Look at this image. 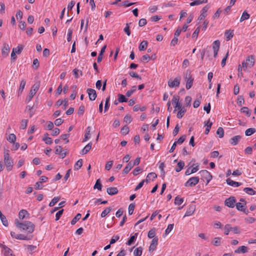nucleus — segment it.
<instances>
[{"instance_id": "1", "label": "nucleus", "mask_w": 256, "mask_h": 256, "mask_svg": "<svg viewBox=\"0 0 256 256\" xmlns=\"http://www.w3.org/2000/svg\"><path fill=\"white\" fill-rule=\"evenodd\" d=\"M16 226L21 230H26L28 233H32L34 230V224L30 221H26L24 222H20L18 220H15Z\"/></svg>"}, {"instance_id": "2", "label": "nucleus", "mask_w": 256, "mask_h": 256, "mask_svg": "<svg viewBox=\"0 0 256 256\" xmlns=\"http://www.w3.org/2000/svg\"><path fill=\"white\" fill-rule=\"evenodd\" d=\"M4 162L8 171H10L14 166L12 158L10 156L8 150L4 152Z\"/></svg>"}, {"instance_id": "3", "label": "nucleus", "mask_w": 256, "mask_h": 256, "mask_svg": "<svg viewBox=\"0 0 256 256\" xmlns=\"http://www.w3.org/2000/svg\"><path fill=\"white\" fill-rule=\"evenodd\" d=\"M254 57L252 55H250L248 56L246 60H244L242 63V66L244 68V70H245L248 68H252L254 64Z\"/></svg>"}, {"instance_id": "4", "label": "nucleus", "mask_w": 256, "mask_h": 256, "mask_svg": "<svg viewBox=\"0 0 256 256\" xmlns=\"http://www.w3.org/2000/svg\"><path fill=\"white\" fill-rule=\"evenodd\" d=\"M184 78L186 81V87L187 90L190 89L193 84L194 78L190 74V72L187 70L184 76Z\"/></svg>"}, {"instance_id": "5", "label": "nucleus", "mask_w": 256, "mask_h": 256, "mask_svg": "<svg viewBox=\"0 0 256 256\" xmlns=\"http://www.w3.org/2000/svg\"><path fill=\"white\" fill-rule=\"evenodd\" d=\"M224 234L226 235H228L230 231L236 234L240 233V228L238 226L232 227L230 224H226L224 227Z\"/></svg>"}, {"instance_id": "6", "label": "nucleus", "mask_w": 256, "mask_h": 256, "mask_svg": "<svg viewBox=\"0 0 256 256\" xmlns=\"http://www.w3.org/2000/svg\"><path fill=\"white\" fill-rule=\"evenodd\" d=\"M39 88H40L39 84H35L32 86V88L30 90V94L26 99V102H28L31 100L32 97L34 96V95L36 94V92L39 89Z\"/></svg>"}, {"instance_id": "7", "label": "nucleus", "mask_w": 256, "mask_h": 256, "mask_svg": "<svg viewBox=\"0 0 256 256\" xmlns=\"http://www.w3.org/2000/svg\"><path fill=\"white\" fill-rule=\"evenodd\" d=\"M199 174L202 177V179L203 180H204L206 181V184H208V182L212 179V176L210 173L206 170H202L199 172Z\"/></svg>"}, {"instance_id": "8", "label": "nucleus", "mask_w": 256, "mask_h": 256, "mask_svg": "<svg viewBox=\"0 0 256 256\" xmlns=\"http://www.w3.org/2000/svg\"><path fill=\"white\" fill-rule=\"evenodd\" d=\"M200 178L198 176L192 177L184 184L185 186L192 187L196 186L199 182Z\"/></svg>"}, {"instance_id": "9", "label": "nucleus", "mask_w": 256, "mask_h": 256, "mask_svg": "<svg viewBox=\"0 0 256 256\" xmlns=\"http://www.w3.org/2000/svg\"><path fill=\"white\" fill-rule=\"evenodd\" d=\"M180 77H176L174 80L170 79L168 82V84L170 88L178 87L180 86Z\"/></svg>"}, {"instance_id": "10", "label": "nucleus", "mask_w": 256, "mask_h": 256, "mask_svg": "<svg viewBox=\"0 0 256 256\" xmlns=\"http://www.w3.org/2000/svg\"><path fill=\"white\" fill-rule=\"evenodd\" d=\"M236 202V199L234 196H230L228 198H226L224 201V204L226 206L233 208L236 206L235 203Z\"/></svg>"}, {"instance_id": "11", "label": "nucleus", "mask_w": 256, "mask_h": 256, "mask_svg": "<svg viewBox=\"0 0 256 256\" xmlns=\"http://www.w3.org/2000/svg\"><path fill=\"white\" fill-rule=\"evenodd\" d=\"M220 46V42L218 40H215L212 44V50L214 51V56L216 57Z\"/></svg>"}, {"instance_id": "12", "label": "nucleus", "mask_w": 256, "mask_h": 256, "mask_svg": "<svg viewBox=\"0 0 256 256\" xmlns=\"http://www.w3.org/2000/svg\"><path fill=\"white\" fill-rule=\"evenodd\" d=\"M87 92L90 100L92 101L96 100L97 95L96 91L94 89L90 88H88Z\"/></svg>"}, {"instance_id": "13", "label": "nucleus", "mask_w": 256, "mask_h": 256, "mask_svg": "<svg viewBox=\"0 0 256 256\" xmlns=\"http://www.w3.org/2000/svg\"><path fill=\"white\" fill-rule=\"evenodd\" d=\"M195 210L196 206L194 204L190 205L184 217L189 216L192 215L194 212Z\"/></svg>"}, {"instance_id": "14", "label": "nucleus", "mask_w": 256, "mask_h": 256, "mask_svg": "<svg viewBox=\"0 0 256 256\" xmlns=\"http://www.w3.org/2000/svg\"><path fill=\"white\" fill-rule=\"evenodd\" d=\"M2 248L4 256H15L12 253V250L6 246L2 245Z\"/></svg>"}, {"instance_id": "15", "label": "nucleus", "mask_w": 256, "mask_h": 256, "mask_svg": "<svg viewBox=\"0 0 256 256\" xmlns=\"http://www.w3.org/2000/svg\"><path fill=\"white\" fill-rule=\"evenodd\" d=\"M210 6L208 5H206L204 6L202 9L201 10V14L198 17V19L200 20H202L204 19L207 16V12L209 9Z\"/></svg>"}, {"instance_id": "16", "label": "nucleus", "mask_w": 256, "mask_h": 256, "mask_svg": "<svg viewBox=\"0 0 256 256\" xmlns=\"http://www.w3.org/2000/svg\"><path fill=\"white\" fill-rule=\"evenodd\" d=\"M158 238H154L152 240L151 244L149 247V251L150 252H152L156 249V246L158 245Z\"/></svg>"}, {"instance_id": "17", "label": "nucleus", "mask_w": 256, "mask_h": 256, "mask_svg": "<svg viewBox=\"0 0 256 256\" xmlns=\"http://www.w3.org/2000/svg\"><path fill=\"white\" fill-rule=\"evenodd\" d=\"M241 136H233L230 140V143L232 146L236 145L240 140L241 139Z\"/></svg>"}, {"instance_id": "18", "label": "nucleus", "mask_w": 256, "mask_h": 256, "mask_svg": "<svg viewBox=\"0 0 256 256\" xmlns=\"http://www.w3.org/2000/svg\"><path fill=\"white\" fill-rule=\"evenodd\" d=\"M226 184L233 187H238L242 185L241 182H236L232 180L230 178H228L226 180Z\"/></svg>"}, {"instance_id": "19", "label": "nucleus", "mask_w": 256, "mask_h": 256, "mask_svg": "<svg viewBox=\"0 0 256 256\" xmlns=\"http://www.w3.org/2000/svg\"><path fill=\"white\" fill-rule=\"evenodd\" d=\"M10 52V48L8 45L4 44L2 49V54L4 57H6L8 55Z\"/></svg>"}, {"instance_id": "20", "label": "nucleus", "mask_w": 256, "mask_h": 256, "mask_svg": "<svg viewBox=\"0 0 256 256\" xmlns=\"http://www.w3.org/2000/svg\"><path fill=\"white\" fill-rule=\"evenodd\" d=\"M234 35V30H226L224 32V36H226V41L230 40Z\"/></svg>"}, {"instance_id": "21", "label": "nucleus", "mask_w": 256, "mask_h": 256, "mask_svg": "<svg viewBox=\"0 0 256 256\" xmlns=\"http://www.w3.org/2000/svg\"><path fill=\"white\" fill-rule=\"evenodd\" d=\"M107 192L109 195L113 196L118 193V190L116 187H110L107 188Z\"/></svg>"}, {"instance_id": "22", "label": "nucleus", "mask_w": 256, "mask_h": 256, "mask_svg": "<svg viewBox=\"0 0 256 256\" xmlns=\"http://www.w3.org/2000/svg\"><path fill=\"white\" fill-rule=\"evenodd\" d=\"M92 146V142H90L88 144H86L84 148L81 150L80 154H87L91 149Z\"/></svg>"}, {"instance_id": "23", "label": "nucleus", "mask_w": 256, "mask_h": 256, "mask_svg": "<svg viewBox=\"0 0 256 256\" xmlns=\"http://www.w3.org/2000/svg\"><path fill=\"white\" fill-rule=\"evenodd\" d=\"M134 166L132 164V162H130L123 170L122 174H126Z\"/></svg>"}, {"instance_id": "24", "label": "nucleus", "mask_w": 256, "mask_h": 256, "mask_svg": "<svg viewBox=\"0 0 256 256\" xmlns=\"http://www.w3.org/2000/svg\"><path fill=\"white\" fill-rule=\"evenodd\" d=\"M248 250V248L246 246H241L238 247L236 250H234L235 253L238 254H244Z\"/></svg>"}, {"instance_id": "25", "label": "nucleus", "mask_w": 256, "mask_h": 256, "mask_svg": "<svg viewBox=\"0 0 256 256\" xmlns=\"http://www.w3.org/2000/svg\"><path fill=\"white\" fill-rule=\"evenodd\" d=\"M208 2V0H194L190 4V5L192 6H198L202 4H206Z\"/></svg>"}, {"instance_id": "26", "label": "nucleus", "mask_w": 256, "mask_h": 256, "mask_svg": "<svg viewBox=\"0 0 256 256\" xmlns=\"http://www.w3.org/2000/svg\"><path fill=\"white\" fill-rule=\"evenodd\" d=\"M151 176H152V180H154L156 178H157V174L156 173L153 172H150L148 174L146 179L144 180V182L148 183L149 180H151Z\"/></svg>"}, {"instance_id": "27", "label": "nucleus", "mask_w": 256, "mask_h": 256, "mask_svg": "<svg viewBox=\"0 0 256 256\" xmlns=\"http://www.w3.org/2000/svg\"><path fill=\"white\" fill-rule=\"evenodd\" d=\"M90 130H91V127L88 126L86 129V132L84 134V140H82V142H84L86 140H88V139L90 138Z\"/></svg>"}, {"instance_id": "28", "label": "nucleus", "mask_w": 256, "mask_h": 256, "mask_svg": "<svg viewBox=\"0 0 256 256\" xmlns=\"http://www.w3.org/2000/svg\"><path fill=\"white\" fill-rule=\"evenodd\" d=\"M29 216V214L28 211L26 210H22L18 213V217L20 220H23L26 216Z\"/></svg>"}, {"instance_id": "29", "label": "nucleus", "mask_w": 256, "mask_h": 256, "mask_svg": "<svg viewBox=\"0 0 256 256\" xmlns=\"http://www.w3.org/2000/svg\"><path fill=\"white\" fill-rule=\"evenodd\" d=\"M48 134L46 133L44 134V136L42 140L48 144H50L52 142V140L51 138L48 136Z\"/></svg>"}, {"instance_id": "30", "label": "nucleus", "mask_w": 256, "mask_h": 256, "mask_svg": "<svg viewBox=\"0 0 256 256\" xmlns=\"http://www.w3.org/2000/svg\"><path fill=\"white\" fill-rule=\"evenodd\" d=\"M148 44V42L146 40H143L140 44L138 48L140 51H142L146 48Z\"/></svg>"}, {"instance_id": "31", "label": "nucleus", "mask_w": 256, "mask_h": 256, "mask_svg": "<svg viewBox=\"0 0 256 256\" xmlns=\"http://www.w3.org/2000/svg\"><path fill=\"white\" fill-rule=\"evenodd\" d=\"M138 236V233H136L134 235L130 236V239L128 240L126 244L130 246L136 239Z\"/></svg>"}, {"instance_id": "32", "label": "nucleus", "mask_w": 256, "mask_h": 256, "mask_svg": "<svg viewBox=\"0 0 256 256\" xmlns=\"http://www.w3.org/2000/svg\"><path fill=\"white\" fill-rule=\"evenodd\" d=\"M184 162L183 161H180L178 164L177 166L175 169V170L176 172H180L184 167Z\"/></svg>"}, {"instance_id": "33", "label": "nucleus", "mask_w": 256, "mask_h": 256, "mask_svg": "<svg viewBox=\"0 0 256 256\" xmlns=\"http://www.w3.org/2000/svg\"><path fill=\"white\" fill-rule=\"evenodd\" d=\"M142 248L141 246L136 248L134 252V256H141L142 252Z\"/></svg>"}, {"instance_id": "34", "label": "nucleus", "mask_w": 256, "mask_h": 256, "mask_svg": "<svg viewBox=\"0 0 256 256\" xmlns=\"http://www.w3.org/2000/svg\"><path fill=\"white\" fill-rule=\"evenodd\" d=\"M256 132V129L254 128H249L245 131V134L246 136H250Z\"/></svg>"}, {"instance_id": "35", "label": "nucleus", "mask_w": 256, "mask_h": 256, "mask_svg": "<svg viewBox=\"0 0 256 256\" xmlns=\"http://www.w3.org/2000/svg\"><path fill=\"white\" fill-rule=\"evenodd\" d=\"M26 82L25 80H22L20 84V88L18 90V94L20 95L23 92V90L24 88V86H26Z\"/></svg>"}, {"instance_id": "36", "label": "nucleus", "mask_w": 256, "mask_h": 256, "mask_svg": "<svg viewBox=\"0 0 256 256\" xmlns=\"http://www.w3.org/2000/svg\"><path fill=\"white\" fill-rule=\"evenodd\" d=\"M243 190L249 195H254L256 194V191L250 188H245Z\"/></svg>"}, {"instance_id": "37", "label": "nucleus", "mask_w": 256, "mask_h": 256, "mask_svg": "<svg viewBox=\"0 0 256 256\" xmlns=\"http://www.w3.org/2000/svg\"><path fill=\"white\" fill-rule=\"evenodd\" d=\"M186 112V108L184 107H183L182 108L178 110V112L177 114V118H181L184 116Z\"/></svg>"}, {"instance_id": "38", "label": "nucleus", "mask_w": 256, "mask_h": 256, "mask_svg": "<svg viewBox=\"0 0 256 256\" xmlns=\"http://www.w3.org/2000/svg\"><path fill=\"white\" fill-rule=\"evenodd\" d=\"M82 166V159L78 160L74 164V170H78Z\"/></svg>"}, {"instance_id": "39", "label": "nucleus", "mask_w": 256, "mask_h": 256, "mask_svg": "<svg viewBox=\"0 0 256 256\" xmlns=\"http://www.w3.org/2000/svg\"><path fill=\"white\" fill-rule=\"evenodd\" d=\"M136 86H132L130 90L127 91L126 94V96L127 97H130L132 96V94L136 91Z\"/></svg>"}, {"instance_id": "40", "label": "nucleus", "mask_w": 256, "mask_h": 256, "mask_svg": "<svg viewBox=\"0 0 256 256\" xmlns=\"http://www.w3.org/2000/svg\"><path fill=\"white\" fill-rule=\"evenodd\" d=\"M246 205V202L245 203H242V202H237L236 204V209L239 210L241 211L242 210L245 208V206Z\"/></svg>"}, {"instance_id": "41", "label": "nucleus", "mask_w": 256, "mask_h": 256, "mask_svg": "<svg viewBox=\"0 0 256 256\" xmlns=\"http://www.w3.org/2000/svg\"><path fill=\"white\" fill-rule=\"evenodd\" d=\"M118 102H128V100L126 98V96L122 94H118Z\"/></svg>"}, {"instance_id": "42", "label": "nucleus", "mask_w": 256, "mask_h": 256, "mask_svg": "<svg viewBox=\"0 0 256 256\" xmlns=\"http://www.w3.org/2000/svg\"><path fill=\"white\" fill-rule=\"evenodd\" d=\"M250 14L246 12H244L240 18V22H242L244 20H248L250 18Z\"/></svg>"}, {"instance_id": "43", "label": "nucleus", "mask_w": 256, "mask_h": 256, "mask_svg": "<svg viewBox=\"0 0 256 256\" xmlns=\"http://www.w3.org/2000/svg\"><path fill=\"white\" fill-rule=\"evenodd\" d=\"M7 140L11 143H14L16 140V136L14 134H11L8 136V137L7 138Z\"/></svg>"}, {"instance_id": "44", "label": "nucleus", "mask_w": 256, "mask_h": 256, "mask_svg": "<svg viewBox=\"0 0 256 256\" xmlns=\"http://www.w3.org/2000/svg\"><path fill=\"white\" fill-rule=\"evenodd\" d=\"M184 198L177 196L174 199V204L176 205L180 206L184 202Z\"/></svg>"}, {"instance_id": "45", "label": "nucleus", "mask_w": 256, "mask_h": 256, "mask_svg": "<svg viewBox=\"0 0 256 256\" xmlns=\"http://www.w3.org/2000/svg\"><path fill=\"white\" fill-rule=\"evenodd\" d=\"M156 234L155 228H152L148 234V236L150 238H154Z\"/></svg>"}, {"instance_id": "46", "label": "nucleus", "mask_w": 256, "mask_h": 256, "mask_svg": "<svg viewBox=\"0 0 256 256\" xmlns=\"http://www.w3.org/2000/svg\"><path fill=\"white\" fill-rule=\"evenodd\" d=\"M112 210V208L110 207L106 208L105 210H104L102 214H101V217L104 218Z\"/></svg>"}, {"instance_id": "47", "label": "nucleus", "mask_w": 256, "mask_h": 256, "mask_svg": "<svg viewBox=\"0 0 256 256\" xmlns=\"http://www.w3.org/2000/svg\"><path fill=\"white\" fill-rule=\"evenodd\" d=\"M81 216V214H78L72 220L71 224L74 225L80 218Z\"/></svg>"}, {"instance_id": "48", "label": "nucleus", "mask_w": 256, "mask_h": 256, "mask_svg": "<svg viewBox=\"0 0 256 256\" xmlns=\"http://www.w3.org/2000/svg\"><path fill=\"white\" fill-rule=\"evenodd\" d=\"M60 198L58 196L54 197L51 202L49 204V206L50 207L53 206L57 202L60 200Z\"/></svg>"}, {"instance_id": "49", "label": "nucleus", "mask_w": 256, "mask_h": 256, "mask_svg": "<svg viewBox=\"0 0 256 256\" xmlns=\"http://www.w3.org/2000/svg\"><path fill=\"white\" fill-rule=\"evenodd\" d=\"M94 189L97 188L99 190H102V185L100 183V179L96 180V182L94 186Z\"/></svg>"}, {"instance_id": "50", "label": "nucleus", "mask_w": 256, "mask_h": 256, "mask_svg": "<svg viewBox=\"0 0 256 256\" xmlns=\"http://www.w3.org/2000/svg\"><path fill=\"white\" fill-rule=\"evenodd\" d=\"M220 240H221V238L220 237L215 238L212 242L214 246H220L221 244Z\"/></svg>"}, {"instance_id": "51", "label": "nucleus", "mask_w": 256, "mask_h": 256, "mask_svg": "<svg viewBox=\"0 0 256 256\" xmlns=\"http://www.w3.org/2000/svg\"><path fill=\"white\" fill-rule=\"evenodd\" d=\"M244 100L243 96H239L238 98L237 104L239 106H242L244 104Z\"/></svg>"}, {"instance_id": "52", "label": "nucleus", "mask_w": 256, "mask_h": 256, "mask_svg": "<svg viewBox=\"0 0 256 256\" xmlns=\"http://www.w3.org/2000/svg\"><path fill=\"white\" fill-rule=\"evenodd\" d=\"M216 134L218 135L219 138H222L224 135V129L222 127H219L216 130Z\"/></svg>"}, {"instance_id": "53", "label": "nucleus", "mask_w": 256, "mask_h": 256, "mask_svg": "<svg viewBox=\"0 0 256 256\" xmlns=\"http://www.w3.org/2000/svg\"><path fill=\"white\" fill-rule=\"evenodd\" d=\"M174 226V224H169L165 230V235L166 236L170 233V232L172 230Z\"/></svg>"}, {"instance_id": "54", "label": "nucleus", "mask_w": 256, "mask_h": 256, "mask_svg": "<svg viewBox=\"0 0 256 256\" xmlns=\"http://www.w3.org/2000/svg\"><path fill=\"white\" fill-rule=\"evenodd\" d=\"M28 122V120H22L20 122V128L25 129L27 126Z\"/></svg>"}, {"instance_id": "55", "label": "nucleus", "mask_w": 256, "mask_h": 256, "mask_svg": "<svg viewBox=\"0 0 256 256\" xmlns=\"http://www.w3.org/2000/svg\"><path fill=\"white\" fill-rule=\"evenodd\" d=\"M23 48L22 46H18L16 48H13L12 50L14 51L16 54H20L23 50Z\"/></svg>"}, {"instance_id": "56", "label": "nucleus", "mask_w": 256, "mask_h": 256, "mask_svg": "<svg viewBox=\"0 0 256 256\" xmlns=\"http://www.w3.org/2000/svg\"><path fill=\"white\" fill-rule=\"evenodd\" d=\"M120 132L124 135L127 134L129 132V128L128 126H124L121 129Z\"/></svg>"}, {"instance_id": "57", "label": "nucleus", "mask_w": 256, "mask_h": 256, "mask_svg": "<svg viewBox=\"0 0 256 256\" xmlns=\"http://www.w3.org/2000/svg\"><path fill=\"white\" fill-rule=\"evenodd\" d=\"M240 111L246 114L248 116H250L251 113L247 107H242Z\"/></svg>"}, {"instance_id": "58", "label": "nucleus", "mask_w": 256, "mask_h": 256, "mask_svg": "<svg viewBox=\"0 0 256 256\" xmlns=\"http://www.w3.org/2000/svg\"><path fill=\"white\" fill-rule=\"evenodd\" d=\"M16 238L18 240H30L29 238H28L26 236H25L24 234H18L16 235Z\"/></svg>"}, {"instance_id": "59", "label": "nucleus", "mask_w": 256, "mask_h": 256, "mask_svg": "<svg viewBox=\"0 0 256 256\" xmlns=\"http://www.w3.org/2000/svg\"><path fill=\"white\" fill-rule=\"evenodd\" d=\"M192 98L190 96H186L185 98V105L186 106H190L191 104Z\"/></svg>"}, {"instance_id": "60", "label": "nucleus", "mask_w": 256, "mask_h": 256, "mask_svg": "<svg viewBox=\"0 0 256 256\" xmlns=\"http://www.w3.org/2000/svg\"><path fill=\"white\" fill-rule=\"evenodd\" d=\"M200 31V26L196 28L194 32L192 34V38H196V39L198 38V34Z\"/></svg>"}, {"instance_id": "61", "label": "nucleus", "mask_w": 256, "mask_h": 256, "mask_svg": "<svg viewBox=\"0 0 256 256\" xmlns=\"http://www.w3.org/2000/svg\"><path fill=\"white\" fill-rule=\"evenodd\" d=\"M135 204H130L128 206V214L132 215L133 214Z\"/></svg>"}, {"instance_id": "62", "label": "nucleus", "mask_w": 256, "mask_h": 256, "mask_svg": "<svg viewBox=\"0 0 256 256\" xmlns=\"http://www.w3.org/2000/svg\"><path fill=\"white\" fill-rule=\"evenodd\" d=\"M179 100H180V96L177 95H174L173 96L172 99V103L174 104L175 105L179 103Z\"/></svg>"}, {"instance_id": "63", "label": "nucleus", "mask_w": 256, "mask_h": 256, "mask_svg": "<svg viewBox=\"0 0 256 256\" xmlns=\"http://www.w3.org/2000/svg\"><path fill=\"white\" fill-rule=\"evenodd\" d=\"M124 121L127 124H130L132 121V118L130 116L126 114L124 117Z\"/></svg>"}, {"instance_id": "64", "label": "nucleus", "mask_w": 256, "mask_h": 256, "mask_svg": "<svg viewBox=\"0 0 256 256\" xmlns=\"http://www.w3.org/2000/svg\"><path fill=\"white\" fill-rule=\"evenodd\" d=\"M26 248L28 251L30 253L34 252L36 248V246L33 245H28Z\"/></svg>"}]
</instances>
